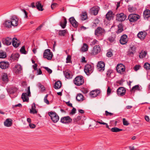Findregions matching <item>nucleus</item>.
<instances>
[{"label":"nucleus","instance_id":"20","mask_svg":"<svg viewBox=\"0 0 150 150\" xmlns=\"http://www.w3.org/2000/svg\"><path fill=\"white\" fill-rule=\"evenodd\" d=\"M9 63L8 62L2 61L0 62V67L2 69H7L9 66Z\"/></svg>","mask_w":150,"mask_h":150},{"label":"nucleus","instance_id":"11","mask_svg":"<svg viewBox=\"0 0 150 150\" xmlns=\"http://www.w3.org/2000/svg\"><path fill=\"white\" fill-rule=\"evenodd\" d=\"M69 21L72 26L75 28H77L79 26V23L76 20L74 17L70 18Z\"/></svg>","mask_w":150,"mask_h":150},{"label":"nucleus","instance_id":"31","mask_svg":"<svg viewBox=\"0 0 150 150\" xmlns=\"http://www.w3.org/2000/svg\"><path fill=\"white\" fill-rule=\"evenodd\" d=\"M58 32V35H59L61 36H64L67 33V29L63 30H57Z\"/></svg>","mask_w":150,"mask_h":150},{"label":"nucleus","instance_id":"4","mask_svg":"<svg viewBox=\"0 0 150 150\" xmlns=\"http://www.w3.org/2000/svg\"><path fill=\"white\" fill-rule=\"evenodd\" d=\"M48 115L50 117L52 121L54 123L57 122L59 119V116L54 112H49Z\"/></svg>","mask_w":150,"mask_h":150},{"label":"nucleus","instance_id":"55","mask_svg":"<svg viewBox=\"0 0 150 150\" xmlns=\"http://www.w3.org/2000/svg\"><path fill=\"white\" fill-rule=\"evenodd\" d=\"M44 68L47 71L49 74H51L52 72V70L47 67H44Z\"/></svg>","mask_w":150,"mask_h":150},{"label":"nucleus","instance_id":"19","mask_svg":"<svg viewBox=\"0 0 150 150\" xmlns=\"http://www.w3.org/2000/svg\"><path fill=\"white\" fill-rule=\"evenodd\" d=\"M147 33L146 32H139L137 35V37L141 40H144L147 35Z\"/></svg>","mask_w":150,"mask_h":150},{"label":"nucleus","instance_id":"63","mask_svg":"<svg viewBox=\"0 0 150 150\" xmlns=\"http://www.w3.org/2000/svg\"><path fill=\"white\" fill-rule=\"evenodd\" d=\"M29 126L30 128L32 129L34 128L35 127V125L31 123H29Z\"/></svg>","mask_w":150,"mask_h":150},{"label":"nucleus","instance_id":"64","mask_svg":"<svg viewBox=\"0 0 150 150\" xmlns=\"http://www.w3.org/2000/svg\"><path fill=\"white\" fill-rule=\"evenodd\" d=\"M98 42V41L96 39H94L93 41L91 43V45H94L96 44L97 43V42Z\"/></svg>","mask_w":150,"mask_h":150},{"label":"nucleus","instance_id":"58","mask_svg":"<svg viewBox=\"0 0 150 150\" xmlns=\"http://www.w3.org/2000/svg\"><path fill=\"white\" fill-rule=\"evenodd\" d=\"M107 56L108 57H111L112 55L113 54L112 52L110 51L108 52L106 54Z\"/></svg>","mask_w":150,"mask_h":150},{"label":"nucleus","instance_id":"30","mask_svg":"<svg viewBox=\"0 0 150 150\" xmlns=\"http://www.w3.org/2000/svg\"><path fill=\"white\" fill-rule=\"evenodd\" d=\"M14 68V69L16 70V73H17L21 72V71L22 69L21 65L19 64L16 65Z\"/></svg>","mask_w":150,"mask_h":150},{"label":"nucleus","instance_id":"57","mask_svg":"<svg viewBox=\"0 0 150 150\" xmlns=\"http://www.w3.org/2000/svg\"><path fill=\"white\" fill-rule=\"evenodd\" d=\"M140 65H137L134 67V69L135 71H137L140 69Z\"/></svg>","mask_w":150,"mask_h":150},{"label":"nucleus","instance_id":"27","mask_svg":"<svg viewBox=\"0 0 150 150\" xmlns=\"http://www.w3.org/2000/svg\"><path fill=\"white\" fill-rule=\"evenodd\" d=\"M36 6L37 9L39 11H42L44 10L43 8V5H42L40 1H38L36 3Z\"/></svg>","mask_w":150,"mask_h":150},{"label":"nucleus","instance_id":"26","mask_svg":"<svg viewBox=\"0 0 150 150\" xmlns=\"http://www.w3.org/2000/svg\"><path fill=\"white\" fill-rule=\"evenodd\" d=\"M64 74L65 77L67 79H70L72 78L73 75L71 74V71L67 70V71H64Z\"/></svg>","mask_w":150,"mask_h":150},{"label":"nucleus","instance_id":"2","mask_svg":"<svg viewBox=\"0 0 150 150\" xmlns=\"http://www.w3.org/2000/svg\"><path fill=\"white\" fill-rule=\"evenodd\" d=\"M53 56L52 52H51L49 49L45 50L43 53V57L46 58L48 60H50L52 59Z\"/></svg>","mask_w":150,"mask_h":150},{"label":"nucleus","instance_id":"54","mask_svg":"<svg viewBox=\"0 0 150 150\" xmlns=\"http://www.w3.org/2000/svg\"><path fill=\"white\" fill-rule=\"evenodd\" d=\"M125 81L122 79H121L120 80H118L116 81L117 83L119 84L120 85L122 86L123 85V82Z\"/></svg>","mask_w":150,"mask_h":150},{"label":"nucleus","instance_id":"17","mask_svg":"<svg viewBox=\"0 0 150 150\" xmlns=\"http://www.w3.org/2000/svg\"><path fill=\"white\" fill-rule=\"evenodd\" d=\"M127 36L126 34H124L122 35L120 40V43L122 45L125 44L127 42Z\"/></svg>","mask_w":150,"mask_h":150},{"label":"nucleus","instance_id":"45","mask_svg":"<svg viewBox=\"0 0 150 150\" xmlns=\"http://www.w3.org/2000/svg\"><path fill=\"white\" fill-rule=\"evenodd\" d=\"M115 38L116 36L115 35H112L111 36L109 37L108 39V40L110 42H112L114 41L115 40Z\"/></svg>","mask_w":150,"mask_h":150},{"label":"nucleus","instance_id":"24","mask_svg":"<svg viewBox=\"0 0 150 150\" xmlns=\"http://www.w3.org/2000/svg\"><path fill=\"white\" fill-rule=\"evenodd\" d=\"M18 89L16 87H12L8 89V92L10 94H13L15 92H16Z\"/></svg>","mask_w":150,"mask_h":150},{"label":"nucleus","instance_id":"29","mask_svg":"<svg viewBox=\"0 0 150 150\" xmlns=\"http://www.w3.org/2000/svg\"><path fill=\"white\" fill-rule=\"evenodd\" d=\"M62 84V83L61 81H57L55 82L54 88L56 89H59L61 87Z\"/></svg>","mask_w":150,"mask_h":150},{"label":"nucleus","instance_id":"1","mask_svg":"<svg viewBox=\"0 0 150 150\" xmlns=\"http://www.w3.org/2000/svg\"><path fill=\"white\" fill-rule=\"evenodd\" d=\"M73 81L74 84L77 86L81 85L84 83L83 77L81 75L76 76Z\"/></svg>","mask_w":150,"mask_h":150},{"label":"nucleus","instance_id":"62","mask_svg":"<svg viewBox=\"0 0 150 150\" xmlns=\"http://www.w3.org/2000/svg\"><path fill=\"white\" fill-rule=\"evenodd\" d=\"M22 11L25 14V18H28V13L24 9H22Z\"/></svg>","mask_w":150,"mask_h":150},{"label":"nucleus","instance_id":"23","mask_svg":"<svg viewBox=\"0 0 150 150\" xmlns=\"http://www.w3.org/2000/svg\"><path fill=\"white\" fill-rule=\"evenodd\" d=\"M4 124L5 126L11 127L12 124V120L11 119L8 118L4 122Z\"/></svg>","mask_w":150,"mask_h":150},{"label":"nucleus","instance_id":"49","mask_svg":"<svg viewBox=\"0 0 150 150\" xmlns=\"http://www.w3.org/2000/svg\"><path fill=\"white\" fill-rule=\"evenodd\" d=\"M20 52L23 54H26L27 53L25 49V47L24 46H23L21 48L20 50Z\"/></svg>","mask_w":150,"mask_h":150},{"label":"nucleus","instance_id":"36","mask_svg":"<svg viewBox=\"0 0 150 150\" xmlns=\"http://www.w3.org/2000/svg\"><path fill=\"white\" fill-rule=\"evenodd\" d=\"M112 12L111 11H109L106 15V18L108 20H110L112 16Z\"/></svg>","mask_w":150,"mask_h":150},{"label":"nucleus","instance_id":"10","mask_svg":"<svg viewBox=\"0 0 150 150\" xmlns=\"http://www.w3.org/2000/svg\"><path fill=\"white\" fill-rule=\"evenodd\" d=\"M72 121V119L69 116L62 117L60 120V122H61L65 124L71 123Z\"/></svg>","mask_w":150,"mask_h":150},{"label":"nucleus","instance_id":"37","mask_svg":"<svg viewBox=\"0 0 150 150\" xmlns=\"http://www.w3.org/2000/svg\"><path fill=\"white\" fill-rule=\"evenodd\" d=\"M80 16L82 20H85L87 18V13L86 12H82V13L80 15Z\"/></svg>","mask_w":150,"mask_h":150},{"label":"nucleus","instance_id":"12","mask_svg":"<svg viewBox=\"0 0 150 150\" xmlns=\"http://www.w3.org/2000/svg\"><path fill=\"white\" fill-rule=\"evenodd\" d=\"M126 90L125 88L121 87L119 88L117 90V95L119 96H123L125 94Z\"/></svg>","mask_w":150,"mask_h":150},{"label":"nucleus","instance_id":"8","mask_svg":"<svg viewBox=\"0 0 150 150\" xmlns=\"http://www.w3.org/2000/svg\"><path fill=\"white\" fill-rule=\"evenodd\" d=\"M27 93H23L21 96V98L23 100V102L28 101V96H30V87L28 88Z\"/></svg>","mask_w":150,"mask_h":150},{"label":"nucleus","instance_id":"25","mask_svg":"<svg viewBox=\"0 0 150 150\" xmlns=\"http://www.w3.org/2000/svg\"><path fill=\"white\" fill-rule=\"evenodd\" d=\"M143 16L144 18L148 19L150 17V11L148 9H146L143 12Z\"/></svg>","mask_w":150,"mask_h":150},{"label":"nucleus","instance_id":"18","mask_svg":"<svg viewBox=\"0 0 150 150\" xmlns=\"http://www.w3.org/2000/svg\"><path fill=\"white\" fill-rule=\"evenodd\" d=\"M136 49V47L134 45L130 47L129 49L128 52V54L129 56H131V57H133L134 54V52Z\"/></svg>","mask_w":150,"mask_h":150},{"label":"nucleus","instance_id":"15","mask_svg":"<svg viewBox=\"0 0 150 150\" xmlns=\"http://www.w3.org/2000/svg\"><path fill=\"white\" fill-rule=\"evenodd\" d=\"M116 70L118 73L121 74L125 70V66L122 64H118L116 67Z\"/></svg>","mask_w":150,"mask_h":150},{"label":"nucleus","instance_id":"48","mask_svg":"<svg viewBox=\"0 0 150 150\" xmlns=\"http://www.w3.org/2000/svg\"><path fill=\"white\" fill-rule=\"evenodd\" d=\"M144 67L146 70L150 69V64L148 62L145 63L144 65Z\"/></svg>","mask_w":150,"mask_h":150},{"label":"nucleus","instance_id":"43","mask_svg":"<svg viewBox=\"0 0 150 150\" xmlns=\"http://www.w3.org/2000/svg\"><path fill=\"white\" fill-rule=\"evenodd\" d=\"M111 131L113 132H118L122 131V129L117 127H114L110 129Z\"/></svg>","mask_w":150,"mask_h":150},{"label":"nucleus","instance_id":"28","mask_svg":"<svg viewBox=\"0 0 150 150\" xmlns=\"http://www.w3.org/2000/svg\"><path fill=\"white\" fill-rule=\"evenodd\" d=\"M19 56L20 54L18 53L12 54L10 57V59L11 60H13L17 61Z\"/></svg>","mask_w":150,"mask_h":150},{"label":"nucleus","instance_id":"7","mask_svg":"<svg viewBox=\"0 0 150 150\" xmlns=\"http://www.w3.org/2000/svg\"><path fill=\"white\" fill-rule=\"evenodd\" d=\"M18 19L16 15L12 16L11 18V24L13 26H16L18 24Z\"/></svg>","mask_w":150,"mask_h":150},{"label":"nucleus","instance_id":"5","mask_svg":"<svg viewBox=\"0 0 150 150\" xmlns=\"http://www.w3.org/2000/svg\"><path fill=\"white\" fill-rule=\"evenodd\" d=\"M140 17V16L138 14L135 13H132L129 15L128 19L130 22H134L139 19Z\"/></svg>","mask_w":150,"mask_h":150},{"label":"nucleus","instance_id":"34","mask_svg":"<svg viewBox=\"0 0 150 150\" xmlns=\"http://www.w3.org/2000/svg\"><path fill=\"white\" fill-rule=\"evenodd\" d=\"M100 92L99 91H93L90 92V95L92 97H95L98 95Z\"/></svg>","mask_w":150,"mask_h":150},{"label":"nucleus","instance_id":"16","mask_svg":"<svg viewBox=\"0 0 150 150\" xmlns=\"http://www.w3.org/2000/svg\"><path fill=\"white\" fill-rule=\"evenodd\" d=\"M2 42L3 44L6 45H10L12 42V40L10 37H8L6 38H3L2 40Z\"/></svg>","mask_w":150,"mask_h":150},{"label":"nucleus","instance_id":"40","mask_svg":"<svg viewBox=\"0 0 150 150\" xmlns=\"http://www.w3.org/2000/svg\"><path fill=\"white\" fill-rule=\"evenodd\" d=\"M88 45L86 43H84L81 47V50L83 52H85L88 50Z\"/></svg>","mask_w":150,"mask_h":150},{"label":"nucleus","instance_id":"6","mask_svg":"<svg viewBox=\"0 0 150 150\" xmlns=\"http://www.w3.org/2000/svg\"><path fill=\"white\" fill-rule=\"evenodd\" d=\"M127 17L126 15L125 14L123 13H118L116 14V20L122 22L125 20Z\"/></svg>","mask_w":150,"mask_h":150},{"label":"nucleus","instance_id":"51","mask_svg":"<svg viewBox=\"0 0 150 150\" xmlns=\"http://www.w3.org/2000/svg\"><path fill=\"white\" fill-rule=\"evenodd\" d=\"M71 55H68L66 58V63H70L71 62Z\"/></svg>","mask_w":150,"mask_h":150},{"label":"nucleus","instance_id":"35","mask_svg":"<svg viewBox=\"0 0 150 150\" xmlns=\"http://www.w3.org/2000/svg\"><path fill=\"white\" fill-rule=\"evenodd\" d=\"M147 54V51H142L141 52L139 53V57L140 59L145 58Z\"/></svg>","mask_w":150,"mask_h":150},{"label":"nucleus","instance_id":"21","mask_svg":"<svg viewBox=\"0 0 150 150\" xmlns=\"http://www.w3.org/2000/svg\"><path fill=\"white\" fill-rule=\"evenodd\" d=\"M12 45L15 47H18L21 44L19 40H18L17 38H14L12 39Z\"/></svg>","mask_w":150,"mask_h":150},{"label":"nucleus","instance_id":"61","mask_svg":"<svg viewBox=\"0 0 150 150\" xmlns=\"http://www.w3.org/2000/svg\"><path fill=\"white\" fill-rule=\"evenodd\" d=\"M18 107L20 108H21L22 107V105L21 103H19L18 104L15 105H13L12 108H14L15 107Z\"/></svg>","mask_w":150,"mask_h":150},{"label":"nucleus","instance_id":"38","mask_svg":"<svg viewBox=\"0 0 150 150\" xmlns=\"http://www.w3.org/2000/svg\"><path fill=\"white\" fill-rule=\"evenodd\" d=\"M83 95L81 93H79L77 94L76 99L77 101L79 102L83 100Z\"/></svg>","mask_w":150,"mask_h":150},{"label":"nucleus","instance_id":"22","mask_svg":"<svg viewBox=\"0 0 150 150\" xmlns=\"http://www.w3.org/2000/svg\"><path fill=\"white\" fill-rule=\"evenodd\" d=\"M99 7L97 6H96L92 8L91 11V13L93 15H96L99 11Z\"/></svg>","mask_w":150,"mask_h":150},{"label":"nucleus","instance_id":"47","mask_svg":"<svg viewBox=\"0 0 150 150\" xmlns=\"http://www.w3.org/2000/svg\"><path fill=\"white\" fill-rule=\"evenodd\" d=\"M38 112V111L33 108V105L32 106V109L30 110V113L33 114H36Z\"/></svg>","mask_w":150,"mask_h":150},{"label":"nucleus","instance_id":"3","mask_svg":"<svg viewBox=\"0 0 150 150\" xmlns=\"http://www.w3.org/2000/svg\"><path fill=\"white\" fill-rule=\"evenodd\" d=\"M93 67L90 64H86L84 68V71L87 75H89L93 71Z\"/></svg>","mask_w":150,"mask_h":150},{"label":"nucleus","instance_id":"59","mask_svg":"<svg viewBox=\"0 0 150 150\" xmlns=\"http://www.w3.org/2000/svg\"><path fill=\"white\" fill-rule=\"evenodd\" d=\"M111 89L110 88V87L108 86L107 90V95L108 96L110 95L111 92Z\"/></svg>","mask_w":150,"mask_h":150},{"label":"nucleus","instance_id":"44","mask_svg":"<svg viewBox=\"0 0 150 150\" xmlns=\"http://www.w3.org/2000/svg\"><path fill=\"white\" fill-rule=\"evenodd\" d=\"M2 81L4 82H8V78L7 74L6 73H4L2 77Z\"/></svg>","mask_w":150,"mask_h":150},{"label":"nucleus","instance_id":"53","mask_svg":"<svg viewBox=\"0 0 150 150\" xmlns=\"http://www.w3.org/2000/svg\"><path fill=\"white\" fill-rule=\"evenodd\" d=\"M123 125L127 126L129 124L128 121H127L126 119L125 118H123Z\"/></svg>","mask_w":150,"mask_h":150},{"label":"nucleus","instance_id":"56","mask_svg":"<svg viewBox=\"0 0 150 150\" xmlns=\"http://www.w3.org/2000/svg\"><path fill=\"white\" fill-rule=\"evenodd\" d=\"M76 112V109L74 108H73L71 110V111L70 112V115H73L75 114Z\"/></svg>","mask_w":150,"mask_h":150},{"label":"nucleus","instance_id":"41","mask_svg":"<svg viewBox=\"0 0 150 150\" xmlns=\"http://www.w3.org/2000/svg\"><path fill=\"white\" fill-rule=\"evenodd\" d=\"M136 8L134 7L133 6H131L130 5H129L128 8V11L131 13H132L135 11L136 10Z\"/></svg>","mask_w":150,"mask_h":150},{"label":"nucleus","instance_id":"32","mask_svg":"<svg viewBox=\"0 0 150 150\" xmlns=\"http://www.w3.org/2000/svg\"><path fill=\"white\" fill-rule=\"evenodd\" d=\"M118 29L116 32L117 34H119L124 30L123 25L122 23H120L117 26Z\"/></svg>","mask_w":150,"mask_h":150},{"label":"nucleus","instance_id":"33","mask_svg":"<svg viewBox=\"0 0 150 150\" xmlns=\"http://www.w3.org/2000/svg\"><path fill=\"white\" fill-rule=\"evenodd\" d=\"M63 18L64 19V23H63L60 22L59 23V25L62 28L64 29L66 26L67 21L66 18L64 16L63 17Z\"/></svg>","mask_w":150,"mask_h":150},{"label":"nucleus","instance_id":"14","mask_svg":"<svg viewBox=\"0 0 150 150\" xmlns=\"http://www.w3.org/2000/svg\"><path fill=\"white\" fill-rule=\"evenodd\" d=\"M105 64L103 61H100L98 62L97 65V69L99 71L102 72L105 69Z\"/></svg>","mask_w":150,"mask_h":150},{"label":"nucleus","instance_id":"46","mask_svg":"<svg viewBox=\"0 0 150 150\" xmlns=\"http://www.w3.org/2000/svg\"><path fill=\"white\" fill-rule=\"evenodd\" d=\"M113 70L112 69H108L106 73V75L108 77H110V75L113 73Z\"/></svg>","mask_w":150,"mask_h":150},{"label":"nucleus","instance_id":"50","mask_svg":"<svg viewBox=\"0 0 150 150\" xmlns=\"http://www.w3.org/2000/svg\"><path fill=\"white\" fill-rule=\"evenodd\" d=\"M6 57V52H0V58H5Z\"/></svg>","mask_w":150,"mask_h":150},{"label":"nucleus","instance_id":"52","mask_svg":"<svg viewBox=\"0 0 150 150\" xmlns=\"http://www.w3.org/2000/svg\"><path fill=\"white\" fill-rule=\"evenodd\" d=\"M58 4L55 3H52L51 6V8L52 10H53L56 7L58 6Z\"/></svg>","mask_w":150,"mask_h":150},{"label":"nucleus","instance_id":"13","mask_svg":"<svg viewBox=\"0 0 150 150\" xmlns=\"http://www.w3.org/2000/svg\"><path fill=\"white\" fill-rule=\"evenodd\" d=\"M105 30L100 27H98L95 31V34L97 36L102 35L105 32Z\"/></svg>","mask_w":150,"mask_h":150},{"label":"nucleus","instance_id":"9","mask_svg":"<svg viewBox=\"0 0 150 150\" xmlns=\"http://www.w3.org/2000/svg\"><path fill=\"white\" fill-rule=\"evenodd\" d=\"M100 47L99 45H95L93 47V49L90 53V54L92 55H96L100 52Z\"/></svg>","mask_w":150,"mask_h":150},{"label":"nucleus","instance_id":"39","mask_svg":"<svg viewBox=\"0 0 150 150\" xmlns=\"http://www.w3.org/2000/svg\"><path fill=\"white\" fill-rule=\"evenodd\" d=\"M135 90H137L139 91H141V89L140 88V87L139 85H136L132 87V89L130 90L131 92H133Z\"/></svg>","mask_w":150,"mask_h":150},{"label":"nucleus","instance_id":"42","mask_svg":"<svg viewBox=\"0 0 150 150\" xmlns=\"http://www.w3.org/2000/svg\"><path fill=\"white\" fill-rule=\"evenodd\" d=\"M4 24L5 27L8 28H11V26L12 25L11 24L10 21L9 20H6L5 21Z\"/></svg>","mask_w":150,"mask_h":150},{"label":"nucleus","instance_id":"60","mask_svg":"<svg viewBox=\"0 0 150 150\" xmlns=\"http://www.w3.org/2000/svg\"><path fill=\"white\" fill-rule=\"evenodd\" d=\"M105 114L106 116H108V115L111 116L113 115V113L110 112L107 110L105 111Z\"/></svg>","mask_w":150,"mask_h":150}]
</instances>
